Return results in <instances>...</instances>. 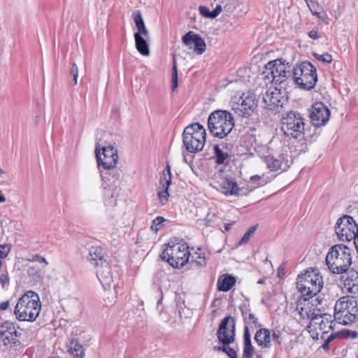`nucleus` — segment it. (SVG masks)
<instances>
[{
  "mask_svg": "<svg viewBox=\"0 0 358 358\" xmlns=\"http://www.w3.org/2000/svg\"><path fill=\"white\" fill-rule=\"evenodd\" d=\"M326 264L333 273H345L352 264L351 249L343 244L335 245L327 255Z\"/></svg>",
  "mask_w": 358,
  "mask_h": 358,
  "instance_id": "1",
  "label": "nucleus"
},
{
  "mask_svg": "<svg viewBox=\"0 0 358 358\" xmlns=\"http://www.w3.org/2000/svg\"><path fill=\"white\" fill-rule=\"evenodd\" d=\"M323 285V280L317 270L308 268L304 273L298 275L296 287L306 301L319 293Z\"/></svg>",
  "mask_w": 358,
  "mask_h": 358,
  "instance_id": "2",
  "label": "nucleus"
},
{
  "mask_svg": "<svg viewBox=\"0 0 358 358\" xmlns=\"http://www.w3.org/2000/svg\"><path fill=\"white\" fill-rule=\"evenodd\" d=\"M41 310L39 297L36 293L29 291L18 300L15 309V314L20 321H34Z\"/></svg>",
  "mask_w": 358,
  "mask_h": 358,
  "instance_id": "3",
  "label": "nucleus"
},
{
  "mask_svg": "<svg viewBox=\"0 0 358 358\" xmlns=\"http://www.w3.org/2000/svg\"><path fill=\"white\" fill-rule=\"evenodd\" d=\"M208 126L212 135L222 138L231 131L234 127V120L229 112L217 110L209 115Z\"/></svg>",
  "mask_w": 358,
  "mask_h": 358,
  "instance_id": "4",
  "label": "nucleus"
},
{
  "mask_svg": "<svg viewBox=\"0 0 358 358\" xmlns=\"http://www.w3.org/2000/svg\"><path fill=\"white\" fill-rule=\"evenodd\" d=\"M292 78L300 89L310 90L317 81L316 68L308 62H303L293 68Z\"/></svg>",
  "mask_w": 358,
  "mask_h": 358,
  "instance_id": "5",
  "label": "nucleus"
},
{
  "mask_svg": "<svg viewBox=\"0 0 358 358\" xmlns=\"http://www.w3.org/2000/svg\"><path fill=\"white\" fill-rule=\"evenodd\" d=\"M358 316L357 300L353 296L341 297L334 306V318L339 324L347 325L355 321Z\"/></svg>",
  "mask_w": 358,
  "mask_h": 358,
  "instance_id": "6",
  "label": "nucleus"
},
{
  "mask_svg": "<svg viewBox=\"0 0 358 358\" xmlns=\"http://www.w3.org/2000/svg\"><path fill=\"white\" fill-rule=\"evenodd\" d=\"M206 142V130L199 123L186 127L182 133V143L185 149L192 153L203 150Z\"/></svg>",
  "mask_w": 358,
  "mask_h": 358,
  "instance_id": "7",
  "label": "nucleus"
},
{
  "mask_svg": "<svg viewBox=\"0 0 358 358\" xmlns=\"http://www.w3.org/2000/svg\"><path fill=\"white\" fill-rule=\"evenodd\" d=\"M189 256V247L185 243L169 245L161 254L162 259H166L171 266L176 268L182 267L188 262Z\"/></svg>",
  "mask_w": 358,
  "mask_h": 358,
  "instance_id": "8",
  "label": "nucleus"
},
{
  "mask_svg": "<svg viewBox=\"0 0 358 358\" xmlns=\"http://www.w3.org/2000/svg\"><path fill=\"white\" fill-rule=\"evenodd\" d=\"M281 130L289 138H301L304 134V119L298 113L288 112L282 118Z\"/></svg>",
  "mask_w": 358,
  "mask_h": 358,
  "instance_id": "9",
  "label": "nucleus"
},
{
  "mask_svg": "<svg viewBox=\"0 0 358 358\" xmlns=\"http://www.w3.org/2000/svg\"><path fill=\"white\" fill-rule=\"evenodd\" d=\"M99 135V134L97 136ZM95 154L99 167L110 170L116 166L118 159L117 150L110 144L101 143L99 137L96 143Z\"/></svg>",
  "mask_w": 358,
  "mask_h": 358,
  "instance_id": "10",
  "label": "nucleus"
},
{
  "mask_svg": "<svg viewBox=\"0 0 358 358\" xmlns=\"http://www.w3.org/2000/svg\"><path fill=\"white\" fill-rule=\"evenodd\" d=\"M334 324L330 315L322 314L318 317L312 319V322L307 326V329L312 338L318 341L321 336H327L334 331Z\"/></svg>",
  "mask_w": 358,
  "mask_h": 358,
  "instance_id": "11",
  "label": "nucleus"
},
{
  "mask_svg": "<svg viewBox=\"0 0 358 358\" xmlns=\"http://www.w3.org/2000/svg\"><path fill=\"white\" fill-rule=\"evenodd\" d=\"M335 232L343 241H355L358 234V224L351 216L344 215L337 220Z\"/></svg>",
  "mask_w": 358,
  "mask_h": 358,
  "instance_id": "12",
  "label": "nucleus"
},
{
  "mask_svg": "<svg viewBox=\"0 0 358 358\" xmlns=\"http://www.w3.org/2000/svg\"><path fill=\"white\" fill-rule=\"evenodd\" d=\"M286 69L281 59H275L269 62L265 65V70L262 74L264 76V79L268 80V82L281 84L286 80L287 73H289Z\"/></svg>",
  "mask_w": 358,
  "mask_h": 358,
  "instance_id": "13",
  "label": "nucleus"
},
{
  "mask_svg": "<svg viewBox=\"0 0 358 358\" xmlns=\"http://www.w3.org/2000/svg\"><path fill=\"white\" fill-rule=\"evenodd\" d=\"M257 101L254 94L243 93L238 101L233 103L232 110L239 116H250L256 109Z\"/></svg>",
  "mask_w": 358,
  "mask_h": 358,
  "instance_id": "14",
  "label": "nucleus"
},
{
  "mask_svg": "<svg viewBox=\"0 0 358 358\" xmlns=\"http://www.w3.org/2000/svg\"><path fill=\"white\" fill-rule=\"evenodd\" d=\"M217 336L219 341L224 345L234 341L235 321L232 317L228 316L222 320L217 331Z\"/></svg>",
  "mask_w": 358,
  "mask_h": 358,
  "instance_id": "15",
  "label": "nucleus"
},
{
  "mask_svg": "<svg viewBox=\"0 0 358 358\" xmlns=\"http://www.w3.org/2000/svg\"><path fill=\"white\" fill-rule=\"evenodd\" d=\"M313 126L320 127L324 126L329 120L330 110L327 106L322 102H317L313 105L309 115Z\"/></svg>",
  "mask_w": 358,
  "mask_h": 358,
  "instance_id": "16",
  "label": "nucleus"
},
{
  "mask_svg": "<svg viewBox=\"0 0 358 358\" xmlns=\"http://www.w3.org/2000/svg\"><path fill=\"white\" fill-rule=\"evenodd\" d=\"M20 333L14 323L6 321L0 325V340L4 345H15L19 343Z\"/></svg>",
  "mask_w": 358,
  "mask_h": 358,
  "instance_id": "17",
  "label": "nucleus"
},
{
  "mask_svg": "<svg viewBox=\"0 0 358 358\" xmlns=\"http://www.w3.org/2000/svg\"><path fill=\"white\" fill-rule=\"evenodd\" d=\"M211 185L226 196H237L241 191L235 178L229 176L220 178Z\"/></svg>",
  "mask_w": 358,
  "mask_h": 358,
  "instance_id": "18",
  "label": "nucleus"
},
{
  "mask_svg": "<svg viewBox=\"0 0 358 358\" xmlns=\"http://www.w3.org/2000/svg\"><path fill=\"white\" fill-rule=\"evenodd\" d=\"M263 100L268 109L276 112L279 111L284 103V96L281 90L277 87L267 90L263 96Z\"/></svg>",
  "mask_w": 358,
  "mask_h": 358,
  "instance_id": "19",
  "label": "nucleus"
},
{
  "mask_svg": "<svg viewBox=\"0 0 358 358\" xmlns=\"http://www.w3.org/2000/svg\"><path fill=\"white\" fill-rule=\"evenodd\" d=\"M171 183V173L169 165H167L163 171V176L160 179L159 185L162 190L158 192V198L162 205H164L169 197V187Z\"/></svg>",
  "mask_w": 358,
  "mask_h": 358,
  "instance_id": "20",
  "label": "nucleus"
},
{
  "mask_svg": "<svg viewBox=\"0 0 358 358\" xmlns=\"http://www.w3.org/2000/svg\"><path fill=\"white\" fill-rule=\"evenodd\" d=\"M182 43L192 48L194 45V50L199 55L202 54L206 50V43L204 40L198 34L189 31L182 38Z\"/></svg>",
  "mask_w": 358,
  "mask_h": 358,
  "instance_id": "21",
  "label": "nucleus"
},
{
  "mask_svg": "<svg viewBox=\"0 0 358 358\" xmlns=\"http://www.w3.org/2000/svg\"><path fill=\"white\" fill-rule=\"evenodd\" d=\"M267 167L271 171H285L289 167V161L285 155H280L278 157L266 156L264 159Z\"/></svg>",
  "mask_w": 358,
  "mask_h": 358,
  "instance_id": "22",
  "label": "nucleus"
},
{
  "mask_svg": "<svg viewBox=\"0 0 358 358\" xmlns=\"http://www.w3.org/2000/svg\"><path fill=\"white\" fill-rule=\"evenodd\" d=\"M96 276L105 289L110 288L114 282V277L108 262L96 268Z\"/></svg>",
  "mask_w": 358,
  "mask_h": 358,
  "instance_id": "23",
  "label": "nucleus"
},
{
  "mask_svg": "<svg viewBox=\"0 0 358 358\" xmlns=\"http://www.w3.org/2000/svg\"><path fill=\"white\" fill-rule=\"evenodd\" d=\"M87 259L88 262L96 268L107 263L105 259V251L100 246L90 247Z\"/></svg>",
  "mask_w": 358,
  "mask_h": 358,
  "instance_id": "24",
  "label": "nucleus"
},
{
  "mask_svg": "<svg viewBox=\"0 0 358 358\" xmlns=\"http://www.w3.org/2000/svg\"><path fill=\"white\" fill-rule=\"evenodd\" d=\"M313 301L312 300L311 302L306 301H304V304L303 306L300 308V310L299 311V313L300 316L302 318H307L310 320V322H312V319L318 317L322 314H320V309L313 308Z\"/></svg>",
  "mask_w": 358,
  "mask_h": 358,
  "instance_id": "25",
  "label": "nucleus"
},
{
  "mask_svg": "<svg viewBox=\"0 0 358 358\" xmlns=\"http://www.w3.org/2000/svg\"><path fill=\"white\" fill-rule=\"evenodd\" d=\"M255 340L262 348H269L271 342V331L268 329H260L255 335Z\"/></svg>",
  "mask_w": 358,
  "mask_h": 358,
  "instance_id": "26",
  "label": "nucleus"
},
{
  "mask_svg": "<svg viewBox=\"0 0 358 358\" xmlns=\"http://www.w3.org/2000/svg\"><path fill=\"white\" fill-rule=\"evenodd\" d=\"M68 352L73 358H84L85 349L78 338H72L68 345Z\"/></svg>",
  "mask_w": 358,
  "mask_h": 358,
  "instance_id": "27",
  "label": "nucleus"
},
{
  "mask_svg": "<svg viewBox=\"0 0 358 358\" xmlns=\"http://www.w3.org/2000/svg\"><path fill=\"white\" fill-rule=\"evenodd\" d=\"M243 341V358H252L255 350L252 345L249 328L247 326L244 327Z\"/></svg>",
  "mask_w": 358,
  "mask_h": 358,
  "instance_id": "28",
  "label": "nucleus"
},
{
  "mask_svg": "<svg viewBox=\"0 0 358 358\" xmlns=\"http://www.w3.org/2000/svg\"><path fill=\"white\" fill-rule=\"evenodd\" d=\"M236 282V278L229 275L224 274L219 277L217 280V288L220 291L227 292L231 289Z\"/></svg>",
  "mask_w": 358,
  "mask_h": 358,
  "instance_id": "29",
  "label": "nucleus"
},
{
  "mask_svg": "<svg viewBox=\"0 0 358 358\" xmlns=\"http://www.w3.org/2000/svg\"><path fill=\"white\" fill-rule=\"evenodd\" d=\"M241 315L246 323L254 324L255 327L260 326L258 323L257 317L254 314L250 313V306L247 303H243L240 306Z\"/></svg>",
  "mask_w": 358,
  "mask_h": 358,
  "instance_id": "30",
  "label": "nucleus"
},
{
  "mask_svg": "<svg viewBox=\"0 0 358 358\" xmlns=\"http://www.w3.org/2000/svg\"><path fill=\"white\" fill-rule=\"evenodd\" d=\"M134 38L137 50L143 56L150 55L148 44L145 38L138 34H134Z\"/></svg>",
  "mask_w": 358,
  "mask_h": 358,
  "instance_id": "31",
  "label": "nucleus"
},
{
  "mask_svg": "<svg viewBox=\"0 0 358 358\" xmlns=\"http://www.w3.org/2000/svg\"><path fill=\"white\" fill-rule=\"evenodd\" d=\"M134 20L136 29H138V31L135 34H138L140 36H148L149 32L145 27L144 20L139 11L134 13Z\"/></svg>",
  "mask_w": 358,
  "mask_h": 358,
  "instance_id": "32",
  "label": "nucleus"
},
{
  "mask_svg": "<svg viewBox=\"0 0 358 358\" xmlns=\"http://www.w3.org/2000/svg\"><path fill=\"white\" fill-rule=\"evenodd\" d=\"M214 153L215 162L217 164H227L229 162L231 154L215 146H214Z\"/></svg>",
  "mask_w": 358,
  "mask_h": 358,
  "instance_id": "33",
  "label": "nucleus"
},
{
  "mask_svg": "<svg viewBox=\"0 0 358 358\" xmlns=\"http://www.w3.org/2000/svg\"><path fill=\"white\" fill-rule=\"evenodd\" d=\"M66 309L70 313H77L80 310L81 301L77 298H69L64 301Z\"/></svg>",
  "mask_w": 358,
  "mask_h": 358,
  "instance_id": "34",
  "label": "nucleus"
},
{
  "mask_svg": "<svg viewBox=\"0 0 358 358\" xmlns=\"http://www.w3.org/2000/svg\"><path fill=\"white\" fill-rule=\"evenodd\" d=\"M344 287L352 294L358 293V278L351 279L349 277L344 280Z\"/></svg>",
  "mask_w": 358,
  "mask_h": 358,
  "instance_id": "35",
  "label": "nucleus"
},
{
  "mask_svg": "<svg viewBox=\"0 0 358 358\" xmlns=\"http://www.w3.org/2000/svg\"><path fill=\"white\" fill-rule=\"evenodd\" d=\"M339 337V333L334 331H331L327 336H321L320 338L324 341L322 348L324 351H328L329 349V344L336 338Z\"/></svg>",
  "mask_w": 358,
  "mask_h": 358,
  "instance_id": "36",
  "label": "nucleus"
},
{
  "mask_svg": "<svg viewBox=\"0 0 358 358\" xmlns=\"http://www.w3.org/2000/svg\"><path fill=\"white\" fill-rule=\"evenodd\" d=\"M166 221V219L162 216L156 217L152 222L150 230L155 234L157 233V231L162 228L163 223Z\"/></svg>",
  "mask_w": 358,
  "mask_h": 358,
  "instance_id": "37",
  "label": "nucleus"
},
{
  "mask_svg": "<svg viewBox=\"0 0 358 358\" xmlns=\"http://www.w3.org/2000/svg\"><path fill=\"white\" fill-rule=\"evenodd\" d=\"M256 229H257V227L256 226L251 227L247 231V232L244 234L243 238L241 239V241L238 243V245H242L246 244L250 241L251 237L254 235L255 231H256Z\"/></svg>",
  "mask_w": 358,
  "mask_h": 358,
  "instance_id": "38",
  "label": "nucleus"
},
{
  "mask_svg": "<svg viewBox=\"0 0 358 358\" xmlns=\"http://www.w3.org/2000/svg\"><path fill=\"white\" fill-rule=\"evenodd\" d=\"M178 87V69L176 60L174 58L173 60V69H172V88L175 90Z\"/></svg>",
  "mask_w": 358,
  "mask_h": 358,
  "instance_id": "39",
  "label": "nucleus"
},
{
  "mask_svg": "<svg viewBox=\"0 0 358 358\" xmlns=\"http://www.w3.org/2000/svg\"><path fill=\"white\" fill-rule=\"evenodd\" d=\"M306 1L307 3V5H308L311 13L313 15L319 17V12H318V9H320L319 4L317 2L312 1V0H306Z\"/></svg>",
  "mask_w": 358,
  "mask_h": 358,
  "instance_id": "40",
  "label": "nucleus"
},
{
  "mask_svg": "<svg viewBox=\"0 0 358 358\" xmlns=\"http://www.w3.org/2000/svg\"><path fill=\"white\" fill-rule=\"evenodd\" d=\"M314 56L320 61H322L324 63L329 64L332 61V57L328 53L322 55L314 54Z\"/></svg>",
  "mask_w": 358,
  "mask_h": 358,
  "instance_id": "41",
  "label": "nucleus"
},
{
  "mask_svg": "<svg viewBox=\"0 0 358 358\" xmlns=\"http://www.w3.org/2000/svg\"><path fill=\"white\" fill-rule=\"evenodd\" d=\"M215 147H219L220 150L225 151L229 154H231V149L233 148V145L230 143L222 142L220 144L215 145Z\"/></svg>",
  "mask_w": 358,
  "mask_h": 358,
  "instance_id": "42",
  "label": "nucleus"
},
{
  "mask_svg": "<svg viewBox=\"0 0 358 358\" xmlns=\"http://www.w3.org/2000/svg\"><path fill=\"white\" fill-rule=\"evenodd\" d=\"M222 351L225 352L230 358H237L236 351L231 348L227 345H224L222 348Z\"/></svg>",
  "mask_w": 358,
  "mask_h": 358,
  "instance_id": "43",
  "label": "nucleus"
},
{
  "mask_svg": "<svg viewBox=\"0 0 358 358\" xmlns=\"http://www.w3.org/2000/svg\"><path fill=\"white\" fill-rule=\"evenodd\" d=\"M199 10L200 14L203 17L213 19L212 15V11L210 12L206 6H199Z\"/></svg>",
  "mask_w": 358,
  "mask_h": 358,
  "instance_id": "44",
  "label": "nucleus"
},
{
  "mask_svg": "<svg viewBox=\"0 0 358 358\" xmlns=\"http://www.w3.org/2000/svg\"><path fill=\"white\" fill-rule=\"evenodd\" d=\"M71 73L73 76L74 84L76 85L78 77V68L77 65L74 63L72 64Z\"/></svg>",
  "mask_w": 358,
  "mask_h": 358,
  "instance_id": "45",
  "label": "nucleus"
},
{
  "mask_svg": "<svg viewBox=\"0 0 358 358\" xmlns=\"http://www.w3.org/2000/svg\"><path fill=\"white\" fill-rule=\"evenodd\" d=\"M10 249L4 245H0V258H5L8 256Z\"/></svg>",
  "mask_w": 358,
  "mask_h": 358,
  "instance_id": "46",
  "label": "nucleus"
},
{
  "mask_svg": "<svg viewBox=\"0 0 358 358\" xmlns=\"http://www.w3.org/2000/svg\"><path fill=\"white\" fill-rule=\"evenodd\" d=\"M280 336V332L278 330H274L272 331V334H271V341H276L277 343H280V341L279 340Z\"/></svg>",
  "mask_w": 358,
  "mask_h": 358,
  "instance_id": "47",
  "label": "nucleus"
},
{
  "mask_svg": "<svg viewBox=\"0 0 358 358\" xmlns=\"http://www.w3.org/2000/svg\"><path fill=\"white\" fill-rule=\"evenodd\" d=\"M308 36L313 39H318L321 37L320 34L316 29H313L308 32Z\"/></svg>",
  "mask_w": 358,
  "mask_h": 358,
  "instance_id": "48",
  "label": "nucleus"
},
{
  "mask_svg": "<svg viewBox=\"0 0 358 358\" xmlns=\"http://www.w3.org/2000/svg\"><path fill=\"white\" fill-rule=\"evenodd\" d=\"M198 259V260H195V262L198 266H203L206 265V259L204 257H201V253L199 254Z\"/></svg>",
  "mask_w": 358,
  "mask_h": 358,
  "instance_id": "49",
  "label": "nucleus"
},
{
  "mask_svg": "<svg viewBox=\"0 0 358 358\" xmlns=\"http://www.w3.org/2000/svg\"><path fill=\"white\" fill-rule=\"evenodd\" d=\"M9 280V278L7 273H3L0 275V282L2 285L8 283Z\"/></svg>",
  "mask_w": 358,
  "mask_h": 358,
  "instance_id": "50",
  "label": "nucleus"
},
{
  "mask_svg": "<svg viewBox=\"0 0 358 358\" xmlns=\"http://www.w3.org/2000/svg\"><path fill=\"white\" fill-rule=\"evenodd\" d=\"M9 306V302L8 301H4V302H2L1 304H0V309L1 310H6Z\"/></svg>",
  "mask_w": 358,
  "mask_h": 358,
  "instance_id": "51",
  "label": "nucleus"
},
{
  "mask_svg": "<svg viewBox=\"0 0 358 358\" xmlns=\"http://www.w3.org/2000/svg\"><path fill=\"white\" fill-rule=\"evenodd\" d=\"M234 224V222H233V223H228V224H226L224 225V229H225V231H229V230L231 228V227H232V225H233Z\"/></svg>",
  "mask_w": 358,
  "mask_h": 358,
  "instance_id": "52",
  "label": "nucleus"
},
{
  "mask_svg": "<svg viewBox=\"0 0 358 358\" xmlns=\"http://www.w3.org/2000/svg\"><path fill=\"white\" fill-rule=\"evenodd\" d=\"M6 201L5 196L2 194L1 191H0V203Z\"/></svg>",
  "mask_w": 358,
  "mask_h": 358,
  "instance_id": "53",
  "label": "nucleus"
},
{
  "mask_svg": "<svg viewBox=\"0 0 358 358\" xmlns=\"http://www.w3.org/2000/svg\"><path fill=\"white\" fill-rule=\"evenodd\" d=\"M264 282H265V279H264V278L259 279L257 282L258 284H264Z\"/></svg>",
  "mask_w": 358,
  "mask_h": 358,
  "instance_id": "54",
  "label": "nucleus"
},
{
  "mask_svg": "<svg viewBox=\"0 0 358 358\" xmlns=\"http://www.w3.org/2000/svg\"><path fill=\"white\" fill-rule=\"evenodd\" d=\"M183 161L185 162V163H188L187 162V155L183 154Z\"/></svg>",
  "mask_w": 358,
  "mask_h": 358,
  "instance_id": "55",
  "label": "nucleus"
},
{
  "mask_svg": "<svg viewBox=\"0 0 358 358\" xmlns=\"http://www.w3.org/2000/svg\"><path fill=\"white\" fill-rule=\"evenodd\" d=\"M55 331H58L59 335L61 334V333L63 331V330L62 329H56Z\"/></svg>",
  "mask_w": 358,
  "mask_h": 358,
  "instance_id": "56",
  "label": "nucleus"
},
{
  "mask_svg": "<svg viewBox=\"0 0 358 358\" xmlns=\"http://www.w3.org/2000/svg\"><path fill=\"white\" fill-rule=\"evenodd\" d=\"M222 347H220V346H219V347H215V348H214V349H215V350H218V351H220V350H222Z\"/></svg>",
  "mask_w": 358,
  "mask_h": 358,
  "instance_id": "57",
  "label": "nucleus"
},
{
  "mask_svg": "<svg viewBox=\"0 0 358 358\" xmlns=\"http://www.w3.org/2000/svg\"><path fill=\"white\" fill-rule=\"evenodd\" d=\"M101 136H108V134L106 133V132H103L101 134H100Z\"/></svg>",
  "mask_w": 358,
  "mask_h": 358,
  "instance_id": "58",
  "label": "nucleus"
},
{
  "mask_svg": "<svg viewBox=\"0 0 358 358\" xmlns=\"http://www.w3.org/2000/svg\"><path fill=\"white\" fill-rule=\"evenodd\" d=\"M55 323H56V320H53V321H52V324H53V326H54V327H55V326H56V324H55Z\"/></svg>",
  "mask_w": 358,
  "mask_h": 358,
  "instance_id": "59",
  "label": "nucleus"
},
{
  "mask_svg": "<svg viewBox=\"0 0 358 358\" xmlns=\"http://www.w3.org/2000/svg\"><path fill=\"white\" fill-rule=\"evenodd\" d=\"M221 177H222V176H221V173H219V177H218V176H216V178H218V180H219V179H220V178H221Z\"/></svg>",
  "mask_w": 358,
  "mask_h": 358,
  "instance_id": "60",
  "label": "nucleus"
},
{
  "mask_svg": "<svg viewBox=\"0 0 358 358\" xmlns=\"http://www.w3.org/2000/svg\"><path fill=\"white\" fill-rule=\"evenodd\" d=\"M0 173H1H1H3V170H2L1 168H0Z\"/></svg>",
  "mask_w": 358,
  "mask_h": 358,
  "instance_id": "61",
  "label": "nucleus"
},
{
  "mask_svg": "<svg viewBox=\"0 0 358 358\" xmlns=\"http://www.w3.org/2000/svg\"><path fill=\"white\" fill-rule=\"evenodd\" d=\"M113 287H114V289H116V287H117L116 284H114V285H113Z\"/></svg>",
  "mask_w": 358,
  "mask_h": 358,
  "instance_id": "62",
  "label": "nucleus"
},
{
  "mask_svg": "<svg viewBox=\"0 0 358 358\" xmlns=\"http://www.w3.org/2000/svg\"><path fill=\"white\" fill-rule=\"evenodd\" d=\"M49 358H55V357H49Z\"/></svg>",
  "mask_w": 358,
  "mask_h": 358,
  "instance_id": "63",
  "label": "nucleus"
}]
</instances>
